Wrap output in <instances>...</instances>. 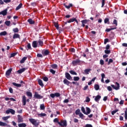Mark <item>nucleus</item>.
Instances as JSON below:
<instances>
[{
	"label": "nucleus",
	"instance_id": "4",
	"mask_svg": "<svg viewBox=\"0 0 127 127\" xmlns=\"http://www.w3.org/2000/svg\"><path fill=\"white\" fill-rule=\"evenodd\" d=\"M116 84L117 85V87H116V86H115L114 84H112L111 87H113L115 90H120V83H119V82H116Z\"/></svg>",
	"mask_w": 127,
	"mask_h": 127
},
{
	"label": "nucleus",
	"instance_id": "10",
	"mask_svg": "<svg viewBox=\"0 0 127 127\" xmlns=\"http://www.w3.org/2000/svg\"><path fill=\"white\" fill-rule=\"evenodd\" d=\"M22 103H23V106L26 105V96L25 95L22 96Z\"/></svg>",
	"mask_w": 127,
	"mask_h": 127
},
{
	"label": "nucleus",
	"instance_id": "9",
	"mask_svg": "<svg viewBox=\"0 0 127 127\" xmlns=\"http://www.w3.org/2000/svg\"><path fill=\"white\" fill-rule=\"evenodd\" d=\"M3 15V16H5V15H6V14H7V9H5L3 11H1V12H0V15Z\"/></svg>",
	"mask_w": 127,
	"mask_h": 127
},
{
	"label": "nucleus",
	"instance_id": "33",
	"mask_svg": "<svg viewBox=\"0 0 127 127\" xmlns=\"http://www.w3.org/2000/svg\"><path fill=\"white\" fill-rule=\"evenodd\" d=\"M6 34H7V33L5 31H4L0 33V36H4L6 35Z\"/></svg>",
	"mask_w": 127,
	"mask_h": 127
},
{
	"label": "nucleus",
	"instance_id": "48",
	"mask_svg": "<svg viewBox=\"0 0 127 127\" xmlns=\"http://www.w3.org/2000/svg\"><path fill=\"white\" fill-rule=\"evenodd\" d=\"M5 24L7 25V26H9V25H10V21H6Z\"/></svg>",
	"mask_w": 127,
	"mask_h": 127
},
{
	"label": "nucleus",
	"instance_id": "49",
	"mask_svg": "<svg viewBox=\"0 0 127 127\" xmlns=\"http://www.w3.org/2000/svg\"><path fill=\"white\" fill-rule=\"evenodd\" d=\"M118 112H119V110L118 109H117L116 110L113 111L111 112V114H112V116H114V115H115V114H116V113H118Z\"/></svg>",
	"mask_w": 127,
	"mask_h": 127
},
{
	"label": "nucleus",
	"instance_id": "16",
	"mask_svg": "<svg viewBox=\"0 0 127 127\" xmlns=\"http://www.w3.org/2000/svg\"><path fill=\"white\" fill-rule=\"evenodd\" d=\"M11 71H12V68L8 69L5 72L6 76H9L11 74Z\"/></svg>",
	"mask_w": 127,
	"mask_h": 127
},
{
	"label": "nucleus",
	"instance_id": "40",
	"mask_svg": "<svg viewBox=\"0 0 127 127\" xmlns=\"http://www.w3.org/2000/svg\"><path fill=\"white\" fill-rule=\"evenodd\" d=\"M80 114H81L80 109H78L75 111V115H79Z\"/></svg>",
	"mask_w": 127,
	"mask_h": 127
},
{
	"label": "nucleus",
	"instance_id": "22",
	"mask_svg": "<svg viewBox=\"0 0 127 127\" xmlns=\"http://www.w3.org/2000/svg\"><path fill=\"white\" fill-rule=\"evenodd\" d=\"M27 21L29 22V24H34V23H35V21L32 20V19H28Z\"/></svg>",
	"mask_w": 127,
	"mask_h": 127
},
{
	"label": "nucleus",
	"instance_id": "1",
	"mask_svg": "<svg viewBox=\"0 0 127 127\" xmlns=\"http://www.w3.org/2000/svg\"><path fill=\"white\" fill-rule=\"evenodd\" d=\"M29 121L31 124H33L35 127H38V126H39V122L36 121V120L34 119H29Z\"/></svg>",
	"mask_w": 127,
	"mask_h": 127
},
{
	"label": "nucleus",
	"instance_id": "37",
	"mask_svg": "<svg viewBox=\"0 0 127 127\" xmlns=\"http://www.w3.org/2000/svg\"><path fill=\"white\" fill-rule=\"evenodd\" d=\"M38 116L40 118H42V117H46L47 115L45 113H41V114H38Z\"/></svg>",
	"mask_w": 127,
	"mask_h": 127
},
{
	"label": "nucleus",
	"instance_id": "58",
	"mask_svg": "<svg viewBox=\"0 0 127 127\" xmlns=\"http://www.w3.org/2000/svg\"><path fill=\"white\" fill-rule=\"evenodd\" d=\"M100 65H104V64H105V63L104 62V60H100Z\"/></svg>",
	"mask_w": 127,
	"mask_h": 127
},
{
	"label": "nucleus",
	"instance_id": "20",
	"mask_svg": "<svg viewBox=\"0 0 127 127\" xmlns=\"http://www.w3.org/2000/svg\"><path fill=\"white\" fill-rule=\"evenodd\" d=\"M86 112H85V115H88L91 113V109L89 107H86Z\"/></svg>",
	"mask_w": 127,
	"mask_h": 127
},
{
	"label": "nucleus",
	"instance_id": "30",
	"mask_svg": "<svg viewBox=\"0 0 127 127\" xmlns=\"http://www.w3.org/2000/svg\"><path fill=\"white\" fill-rule=\"evenodd\" d=\"M90 71H92V69L91 68L85 69L84 70V72L85 73V74H86V75H88Z\"/></svg>",
	"mask_w": 127,
	"mask_h": 127
},
{
	"label": "nucleus",
	"instance_id": "2",
	"mask_svg": "<svg viewBox=\"0 0 127 127\" xmlns=\"http://www.w3.org/2000/svg\"><path fill=\"white\" fill-rule=\"evenodd\" d=\"M58 125L62 127H66L67 121L66 120H61L60 122H58Z\"/></svg>",
	"mask_w": 127,
	"mask_h": 127
},
{
	"label": "nucleus",
	"instance_id": "51",
	"mask_svg": "<svg viewBox=\"0 0 127 127\" xmlns=\"http://www.w3.org/2000/svg\"><path fill=\"white\" fill-rule=\"evenodd\" d=\"M113 24H115L116 26H118V21L117 20V19L114 20Z\"/></svg>",
	"mask_w": 127,
	"mask_h": 127
},
{
	"label": "nucleus",
	"instance_id": "34",
	"mask_svg": "<svg viewBox=\"0 0 127 127\" xmlns=\"http://www.w3.org/2000/svg\"><path fill=\"white\" fill-rule=\"evenodd\" d=\"M89 21H90V20H87V19H85V20H82L81 21V22L82 23H83V24H86V23L87 22H89Z\"/></svg>",
	"mask_w": 127,
	"mask_h": 127
},
{
	"label": "nucleus",
	"instance_id": "61",
	"mask_svg": "<svg viewBox=\"0 0 127 127\" xmlns=\"http://www.w3.org/2000/svg\"><path fill=\"white\" fill-rule=\"evenodd\" d=\"M60 122H59V121L58 120V119L56 118L54 120V123H57L58 124V123H60Z\"/></svg>",
	"mask_w": 127,
	"mask_h": 127
},
{
	"label": "nucleus",
	"instance_id": "6",
	"mask_svg": "<svg viewBox=\"0 0 127 127\" xmlns=\"http://www.w3.org/2000/svg\"><path fill=\"white\" fill-rule=\"evenodd\" d=\"M11 114L12 115H14L15 114V111L12 109H9L6 111V114Z\"/></svg>",
	"mask_w": 127,
	"mask_h": 127
},
{
	"label": "nucleus",
	"instance_id": "36",
	"mask_svg": "<svg viewBox=\"0 0 127 127\" xmlns=\"http://www.w3.org/2000/svg\"><path fill=\"white\" fill-rule=\"evenodd\" d=\"M75 19H76V18H71L68 21H67V22L68 23H71V22H74Z\"/></svg>",
	"mask_w": 127,
	"mask_h": 127
},
{
	"label": "nucleus",
	"instance_id": "52",
	"mask_svg": "<svg viewBox=\"0 0 127 127\" xmlns=\"http://www.w3.org/2000/svg\"><path fill=\"white\" fill-rule=\"evenodd\" d=\"M106 1V0H102L101 3H102V5L101 7H104L105 6V2Z\"/></svg>",
	"mask_w": 127,
	"mask_h": 127
},
{
	"label": "nucleus",
	"instance_id": "15",
	"mask_svg": "<svg viewBox=\"0 0 127 127\" xmlns=\"http://www.w3.org/2000/svg\"><path fill=\"white\" fill-rule=\"evenodd\" d=\"M38 43V47L41 46V47H42L43 45V41L41 40V39H39L38 41H37Z\"/></svg>",
	"mask_w": 127,
	"mask_h": 127
},
{
	"label": "nucleus",
	"instance_id": "17",
	"mask_svg": "<svg viewBox=\"0 0 127 127\" xmlns=\"http://www.w3.org/2000/svg\"><path fill=\"white\" fill-rule=\"evenodd\" d=\"M64 84H65V85H67V86H69L71 82L67 80V79L65 78L64 81Z\"/></svg>",
	"mask_w": 127,
	"mask_h": 127
},
{
	"label": "nucleus",
	"instance_id": "45",
	"mask_svg": "<svg viewBox=\"0 0 127 127\" xmlns=\"http://www.w3.org/2000/svg\"><path fill=\"white\" fill-rule=\"evenodd\" d=\"M12 30L14 33H17L18 32V31H19V30H18L17 28H13Z\"/></svg>",
	"mask_w": 127,
	"mask_h": 127
},
{
	"label": "nucleus",
	"instance_id": "14",
	"mask_svg": "<svg viewBox=\"0 0 127 127\" xmlns=\"http://www.w3.org/2000/svg\"><path fill=\"white\" fill-rule=\"evenodd\" d=\"M38 45L37 41H34L32 43V46L34 48H36Z\"/></svg>",
	"mask_w": 127,
	"mask_h": 127
},
{
	"label": "nucleus",
	"instance_id": "7",
	"mask_svg": "<svg viewBox=\"0 0 127 127\" xmlns=\"http://www.w3.org/2000/svg\"><path fill=\"white\" fill-rule=\"evenodd\" d=\"M64 6L65 7V8H67V9H69L70 7H73V4L69 3L68 5L66 4V3H64Z\"/></svg>",
	"mask_w": 127,
	"mask_h": 127
},
{
	"label": "nucleus",
	"instance_id": "60",
	"mask_svg": "<svg viewBox=\"0 0 127 127\" xmlns=\"http://www.w3.org/2000/svg\"><path fill=\"white\" fill-rule=\"evenodd\" d=\"M55 97H60V93H55Z\"/></svg>",
	"mask_w": 127,
	"mask_h": 127
},
{
	"label": "nucleus",
	"instance_id": "42",
	"mask_svg": "<svg viewBox=\"0 0 127 127\" xmlns=\"http://www.w3.org/2000/svg\"><path fill=\"white\" fill-rule=\"evenodd\" d=\"M69 73H71V75H77V72H75L74 70H70Z\"/></svg>",
	"mask_w": 127,
	"mask_h": 127
},
{
	"label": "nucleus",
	"instance_id": "12",
	"mask_svg": "<svg viewBox=\"0 0 127 127\" xmlns=\"http://www.w3.org/2000/svg\"><path fill=\"white\" fill-rule=\"evenodd\" d=\"M65 77L67 80H71V79H72V76H71V75H70L68 72L65 73Z\"/></svg>",
	"mask_w": 127,
	"mask_h": 127
},
{
	"label": "nucleus",
	"instance_id": "23",
	"mask_svg": "<svg viewBox=\"0 0 127 127\" xmlns=\"http://www.w3.org/2000/svg\"><path fill=\"white\" fill-rule=\"evenodd\" d=\"M15 38H20L19 34L15 33L13 36V39H15Z\"/></svg>",
	"mask_w": 127,
	"mask_h": 127
},
{
	"label": "nucleus",
	"instance_id": "38",
	"mask_svg": "<svg viewBox=\"0 0 127 127\" xmlns=\"http://www.w3.org/2000/svg\"><path fill=\"white\" fill-rule=\"evenodd\" d=\"M54 25L57 28L58 30L59 29V24H58V23L55 22L54 23Z\"/></svg>",
	"mask_w": 127,
	"mask_h": 127
},
{
	"label": "nucleus",
	"instance_id": "29",
	"mask_svg": "<svg viewBox=\"0 0 127 127\" xmlns=\"http://www.w3.org/2000/svg\"><path fill=\"white\" fill-rule=\"evenodd\" d=\"M104 23L110 24V19H109V18H106L104 19Z\"/></svg>",
	"mask_w": 127,
	"mask_h": 127
},
{
	"label": "nucleus",
	"instance_id": "27",
	"mask_svg": "<svg viewBox=\"0 0 127 127\" xmlns=\"http://www.w3.org/2000/svg\"><path fill=\"white\" fill-rule=\"evenodd\" d=\"M26 94L28 97H30V98H32V93H31L30 91H27L26 92Z\"/></svg>",
	"mask_w": 127,
	"mask_h": 127
},
{
	"label": "nucleus",
	"instance_id": "13",
	"mask_svg": "<svg viewBox=\"0 0 127 127\" xmlns=\"http://www.w3.org/2000/svg\"><path fill=\"white\" fill-rule=\"evenodd\" d=\"M25 70H27V68L24 67L18 70L17 72L19 73V74H21V73H23V72H24V71H25Z\"/></svg>",
	"mask_w": 127,
	"mask_h": 127
},
{
	"label": "nucleus",
	"instance_id": "3",
	"mask_svg": "<svg viewBox=\"0 0 127 127\" xmlns=\"http://www.w3.org/2000/svg\"><path fill=\"white\" fill-rule=\"evenodd\" d=\"M81 60L80 59H77L76 60H74L72 62L73 66H76V65H81Z\"/></svg>",
	"mask_w": 127,
	"mask_h": 127
},
{
	"label": "nucleus",
	"instance_id": "28",
	"mask_svg": "<svg viewBox=\"0 0 127 127\" xmlns=\"http://www.w3.org/2000/svg\"><path fill=\"white\" fill-rule=\"evenodd\" d=\"M38 82L39 85L41 87H43V86H44V85L43 84V82H42V80L41 79H39L38 80Z\"/></svg>",
	"mask_w": 127,
	"mask_h": 127
},
{
	"label": "nucleus",
	"instance_id": "44",
	"mask_svg": "<svg viewBox=\"0 0 127 127\" xmlns=\"http://www.w3.org/2000/svg\"><path fill=\"white\" fill-rule=\"evenodd\" d=\"M50 72L53 74V75H55V73H56V71L54 70L53 69H50Z\"/></svg>",
	"mask_w": 127,
	"mask_h": 127
},
{
	"label": "nucleus",
	"instance_id": "46",
	"mask_svg": "<svg viewBox=\"0 0 127 127\" xmlns=\"http://www.w3.org/2000/svg\"><path fill=\"white\" fill-rule=\"evenodd\" d=\"M74 81H79L80 80V77L79 76H74L73 77Z\"/></svg>",
	"mask_w": 127,
	"mask_h": 127
},
{
	"label": "nucleus",
	"instance_id": "39",
	"mask_svg": "<svg viewBox=\"0 0 127 127\" xmlns=\"http://www.w3.org/2000/svg\"><path fill=\"white\" fill-rule=\"evenodd\" d=\"M79 116L80 117V119L82 120H84V118H85V116H84V114H82V113H80V114L79 115Z\"/></svg>",
	"mask_w": 127,
	"mask_h": 127
},
{
	"label": "nucleus",
	"instance_id": "24",
	"mask_svg": "<svg viewBox=\"0 0 127 127\" xmlns=\"http://www.w3.org/2000/svg\"><path fill=\"white\" fill-rule=\"evenodd\" d=\"M26 59H27V57H24V58H23L20 61V63L21 64H23V63H24V62H25V61L26 60Z\"/></svg>",
	"mask_w": 127,
	"mask_h": 127
},
{
	"label": "nucleus",
	"instance_id": "5",
	"mask_svg": "<svg viewBox=\"0 0 127 127\" xmlns=\"http://www.w3.org/2000/svg\"><path fill=\"white\" fill-rule=\"evenodd\" d=\"M49 53H50V52L48 50H45L42 51V54L43 56H47V55H49Z\"/></svg>",
	"mask_w": 127,
	"mask_h": 127
},
{
	"label": "nucleus",
	"instance_id": "41",
	"mask_svg": "<svg viewBox=\"0 0 127 127\" xmlns=\"http://www.w3.org/2000/svg\"><path fill=\"white\" fill-rule=\"evenodd\" d=\"M81 111L83 113V114H84V115H86V110H85V108L84 107H81Z\"/></svg>",
	"mask_w": 127,
	"mask_h": 127
},
{
	"label": "nucleus",
	"instance_id": "11",
	"mask_svg": "<svg viewBox=\"0 0 127 127\" xmlns=\"http://www.w3.org/2000/svg\"><path fill=\"white\" fill-rule=\"evenodd\" d=\"M17 118H18V123H23V118H22V117H21L19 115H18Z\"/></svg>",
	"mask_w": 127,
	"mask_h": 127
},
{
	"label": "nucleus",
	"instance_id": "26",
	"mask_svg": "<svg viewBox=\"0 0 127 127\" xmlns=\"http://www.w3.org/2000/svg\"><path fill=\"white\" fill-rule=\"evenodd\" d=\"M51 67L52 69H57V68H58V65L55 64L51 65Z\"/></svg>",
	"mask_w": 127,
	"mask_h": 127
},
{
	"label": "nucleus",
	"instance_id": "32",
	"mask_svg": "<svg viewBox=\"0 0 127 127\" xmlns=\"http://www.w3.org/2000/svg\"><path fill=\"white\" fill-rule=\"evenodd\" d=\"M94 89L96 90V91H98L100 89V85H99V84H95Z\"/></svg>",
	"mask_w": 127,
	"mask_h": 127
},
{
	"label": "nucleus",
	"instance_id": "31",
	"mask_svg": "<svg viewBox=\"0 0 127 127\" xmlns=\"http://www.w3.org/2000/svg\"><path fill=\"white\" fill-rule=\"evenodd\" d=\"M22 7V3H20L15 8V10H18V9H20Z\"/></svg>",
	"mask_w": 127,
	"mask_h": 127
},
{
	"label": "nucleus",
	"instance_id": "47",
	"mask_svg": "<svg viewBox=\"0 0 127 127\" xmlns=\"http://www.w3.org/2000/svg\"><path fill=\"white\" fill-rule=\"evenodd\" d=\"M105 54H110L111 53V50H105L104 51Z\"/></svg>",
	"mask_w": 127,
	"mask_h": 127
},
{
	"label": "nucleus",
	"instance_id": "25",
	"mask_svg": "<svg viewBox=\"0 0 127 127\" xmlns=\"http://www.w3.org/2000/svg\"><path fill=\"white\" fill-rule=\"evenodd\" d=\"M0 127H7V124L4 122H0Z\"/></svg>",
	"mask_w": 127,
	"mask_h": 127
},
{
	"label": "nucleus",
	"instance_id": "63",
	"mask_svg": "<svg viewBox=\"0 0 127 127\" xmlns=\"http://www.w3.org/2000/svg\"><path fill=\"white\" fill-rule=\"evenodd\" d=\"M109 42V39H105L104 40V44H107V43Z\"/></svg>",
	"mask_w": 127,
	"mask_h": 127
},
{
	"label": "nucleus",
	"instance_id": "50",
	"mask_svg": "<svg viewBox=\"0 0 127 127\" xmlns=\"http://www.w3.org/2000/svg\"><path fill=\"white\" fill-rule=\"evenodd\" d=\"M116 28H110V29H106V31L107 32H110V31H111V30H114V29H116Z\"/></svg>",
	"mask_w": 127,
	"mask_h": 127
},
{
	"label": "nucleus",
	"instance_id": "59",
	"mask_svg": "<svg viewBox=\"0 0 127 127\" xmlns=\"http://www.w3.org/2000/svg\"><path fill=\"white\" fill-rule=\"evenodd\" d=\"M43 80L44 81H45V82H48V77L45 76L43 78Z\"/></svg>",
	"mask_w": 127,
	"mask_h": 127
},
{
	"label": "nucleus",
	"instance_id": "21",
	"mask_svg": "<svg viewBox=\"0 0 127 127\" xmlns=\"http://www.w3.org/2000/svg\"><path fill=\"white\" fill-rule=\"evenodd\" d=\"M12 84L13 86H15V87H17V88H20V87H21V84H20L16 83L15 82H12Z\"/></svg>",
	"mask_w": 127,
	"mask_h": 127
},
{
	"label": "nucleus",
	"instance_id": "53",
	"mask_svg": "<svg viewBox=\"0 0 127 127\" xmlns=\"http://www.w3.org/2000/svg\"><path fill=\"white\" fill-rule=\"evenodd\" d=\"M17 55V53H14L10 54V57H14Z\"/></svg>",
	"mask_w": 127,
	"mask_h": 127
},
{
	"label": "nucleus",
	"instance_id": "57",
	"mask_svg": "<svg viewBox=\"0 0 127 127\" xmlns=\"http://www.w3.org/2000/svg\"><path fill=\"white\" fill-rule=\"evenodd\" d=\"M113 62H114V61L113 60V59H110L108 64V65H110V64H111V63H113Z\"/></svg>",
	"mask_w": 127,
	"mask_h": 127
},
{
	"label": "nucleus",
	"instance_id": "35",
	"mask_svg": "<svg viewBox=\"0 0 127 127\" xmlns=\"http://www.w3.org/2000/svg\"><path fill=\"white\" fill-rule=\"evenodd\" d=\"M18 126L19 127H26V124L25 123L19 124Z\"/></svg>",
	"mask_w": 127,
	"mask_h": 127
},
{
	"label": "nucleus",
	"instance_id": "54",
	"mask_svg": "<svg viewBox=\"0 0 127 127\" xmlns=\"http://www.w3.org/2000/svg\"><path fill=\"white\" fill-rule=\"evenodd\" d=\"M27 47L28 49H30V50L32 49L31 48V45L30 44V43H28V44L27 45Z\"/></svg>",
	"mask_w": 127,
	"mask_h": 127
},
{
	"label": "nucleus",
	"instance_id": "43",
	"mask_svg": "<svg viewBox=\"0 0 127 127\" xmlns=\"http://www.w3.org/2000/svg\"><path fill=\"white\" fill-rule=\"evenodd\" d=\"M40 110H45V106L44 105V104H41L40 105Z\"/></svg>",
	"mask_w": 127,
	"mask_h": 127
},
{
	"label": "nucleus",
	"instance_id": "8",
	"mask_svg": "<svg viewBox=\"0 0 127 127\" xmlns=\"http://www.w3.org/2000/svg\"><path fill=\"white\" fill-rule=\"evenodd\" d=\"M34 97L36 98V99H43V96L38 94V93H37L36 92L35 93Z\"/></svg>",
	"mask_w": 127,
	"mask_h": 127
},
{
	"label": "nucleus",
	"instance_id": "19",
	"mask_svg": "<svg viewBox=\"0 0 127 127\" xmlns=\"http://www.w3.org/2000/svg\"><path fill=\"white\" fill-rule=\"evenodd\" d=\"M109 38L111 40H113V39H115V33L111 32V33L109 35Z\"/></svg>",
	"mask_w": 127,
	"mask_h": 127
},
{
	"label": "nucleus",
	"instance_id": "62",
	"mask_svg": "<svg viewBox=\"0 0 127 127\" xmlns=\"http://www.w3.org/2000/svg\"><path fill=\"white\" fill-rule=\"evenodd\" d=\"M31 5H32V6H36V2H33L31 3Z\"/></svg>",
	"mask_w": 127,
	"mask_h": 127
},
{
	"label": "nucleus",
	"instance_id": "56",
	"mask_svg": "<svg viewBox=\"0 0 127 127\" xmlns=\"http://www.w3.org/2000/svg\"><path fill=\"white\" fill-rule=\"evenodd\" d=\"M69 51L70 52H72V53H75V49L72 48H70L69 49Z\"/></svg>",
	"mask_w": 127,
	"mask_h": 127
},
{
	"label": "nucleus",
	"instance_id": "64",
	"mask_svg": "<svg viewBox=\"0 0 127 127\" xmlns=\"http://www.w3.org/2000/svg\"><path fill=\"white\" fill-rule=\"evenodd\" d=\"M125 120H127V111H125Z\"/></svg>",
	"mask_w": 127,
	"mask_h": 127
},
{
	"label": "nucleus",
	"instance_id": "18",
	"mask_svg": "<svg viewBox=\"0 0 127 127\" xmlns=\"http://www.w3.org/2000/svg\"><path fill=\"white\" fill-rule=\"evenodd\" d=\"M101 98H102L101 95H98L97 96H96L95 97L94 100L95 101V102H99V101H100V100H101Z\"/></svg>",
	"mask_w": 127,
	"mask_h": 127
},
{
	"label": "nucleus",
	"instance_id": "55",
	"mask_svg": "<svg viewBox=\"0 0 127 127\" xmlns=\"http://www.w3.org/2000/svg\"><path fill=\"white\" fill-rule=\"evenodd\" d=\"M37 57H38L39 58H43V56L41 55V54H37Z\"/></svg>",
	"mask_w": 127,
	"mask_h": 127
}]
</instances>
